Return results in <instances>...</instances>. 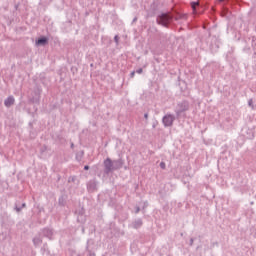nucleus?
<instances>
[{
  "label": "nucleus",
  "instance_id": "obj_30",
  "mask_svg": "<svg viewBox=\"0 0 256 256\" xmlns=\"http://www.w3.org/2000/svg\"><path fill=\"white\" fill-rule=\"evenodd\" d=\"M139 211H141V208L139 206H137L135 209V213L137 214V213H139Z\"/></svg>",
  "mask_w": 256,
  "mask_h": 256
},
{
  "label": "nucleus",
  "instance_id": "obj_35",
  "mask_svg": "<svg viewBox=\"0 0 256 256\" xmlns=\"http://www.w3.org/2000/svg\"><path fill=\"white\" fill-rule=\"evenodd\" d=\"M21 207H22V209H25V207H27V204L26 203H22Z\"/></svg>",
  "mask_w": 256,
  "mask_h": 256
},
{
  "label": "nucleus",
  "instance_id": "obj_2",
  "mask_svg": "<svg viewBox=\"0 0 256 256\" xmlns=\"http://www.w3.org/2000/svg\"><path fill=\"white\" fill-rule=\"evenodd\" d=\"M125 165V160L120 156L117 160H112L111 158H106L103 161L104 175H111L114 171H119L123 169Z\"/></svg>",
  "mask_w": 256,
  "mask_h": 256
},
{
  "label": "nucleus",
  "instance_id": "obj_27",
  "mask_svg": "<svg viewBox=\"0 0 256 256\" xmlns=\"http://www.w3.org/2000/svg\"><path fill=\"white\" fill-rule=\"evenodd\" d=\"M81 231H82V234L85 235V226L81 225Z\"/></svg>",
  "mask_w": 256,
  "mask_h": 256
},
{
  "label": "nucleus",
  "instance_id": "obj_33",
  "mask_svg": "<svg viewBox=\"0 0 256 256\" xmlns=\"http://www.w3.org/2000/svg\"><path fill=\"white\" fill-rule=\"evenodd\" d=\"M84 171H89V165L84 166Z\"/></svg>",
  "mask_w": 256,
  "mask_h": 256
},
{
  "label": "nucleus",
  "instance_id": "obj_32",
  "mask_svg": "<svg viewBox=\"0 0 256 256\" xmlns=\"http://www.w3.org/2000/svg\"><path fill=\"white\" fill-rule=\"evenodd\" d=\"M144 119H146V120L149 119V113L144 114Z\"/></svg>",
  "mask_w": 256,
  "mask_h": 256
},
{
  "label": "nucleus",
  "instance_id": "obj_26",
  "mask_svg": "<svg viewBox=\"0 0 256 256\" xmlns=\"http://www.w3.org/2000/svg\"><path fill=\"white\" fill-rule=\"evenodd\" d=\"M195 242V239L194 238H191L190 239V242H189V245H190V247H193V243Z\"/></svg>",
  "mask_w": 256,
  "mask_h": 256
},
{
  "label": "nucleus",
  "instance_id": "obj_34",
  "mask_svg": "<svg viewBox=\"0 0 256 256\" xmlns=\"http://www.w3.org/2000/svg\"><path fill=\"white\" fill-rule=\"evenodd\" d=\"M70 147H71V149H75V144L73 142H71Z\"/></svg>",
  "mask_w": 256,
  "mask_h": 256
},
{
  "label": "nucleus",
  "instance_id": "obj_21",
  "mask_svg": "<svg viewBox=\"0 0 256 256\" xmlns=\"http://www.w3.org/2000/svg\"><path fill=\"white\" fill-rule=\"evenodd\" d=\"M42 253H49V248L47 247V244H44L43 247L41 248Z\"/></svg>",
  "mask_w": 256,
  "mask_h": 256
},
{
  "label": "nucleus",
  "instance_id": "obj_23",
  "mask_svg": "<svg viewBox=\"0 0 256 256\" xmlns=\"http://www.w3.org/2000/svg\"><path fill=\"white\" fill-rule=\"evenodd\" d=\"M114 41H115L116 45H119V35L114 36Z\"/></svg>",
  "mask_w": 256,
  "mask_h": 256
},
{
  "label": "nucleus",
  "instance_id": "obj_28",
  "mask_svg": "<svg viewBox=\"0 0 256 256\" xmlns=\"http://www.w3.org/2000/svg\"><path fill=\"white\" fill-rule=\"evenodd\" d=\"M135 73H136L135 71H132V72L130 73V78H131V79H133V77H135Z\"/></svg>",
  "mask_w": 256,
  "mask_h": 256
},
{
  "label": "nucleus",
  "instance_id": "obj_20",
  "mask_svg": "<svg viewBox=\"0 0 256 256\" xmlns=\"http://www.w3.org/2000/svg\"><path fill=\"white\" fill-rule=\"evenodd\" d=\"M75 181H77V176H70L68 178V183H75Z\"/></svg>",
  "mask_w": 256,
  "mask_h": 256
},
{
  "label": "nucleus",
  "instance_id": "obj_22",
  "mask_svg": "<svg viewBox=\"0 0 256 256\" xmlns=\"http://www.w3.org/2000/svg\"><path fill=\"white\" fill-rule=\"evenodd\" d=\"M252 47H253V49H256V38H255V36L252 37Z\"/></svg>",
  "mask_w": 256,
  "mask_h": 256
},
{
  "label": "nucleus",
  "instance_id": "obj_36",
  "mask_svg": "<svg viewBox=\"0 0 256 256\" xmlns=\"http://www.w3.org/2000/svg\"><path fill=\"white\" fill-rule=\"evenodd\" d=\"M152 127H153V129H155V127H157V124L153 123Z\"/></svg>",
  "mask_w": 256,
  "mask_h": 256
},
{
  "label": "nucleus",
  "instance_id": "obj_8",
  "mask_svg": "<svg viewBox=\"0 0 256 256\" xmlns=\"http://www.w3.org/2000/svg\"><path fill=\"white\" fill-rule=\"evenodd\" d=\"M131 227L132 229H141V227H143V219L137 218L132 222Z\"/></svg>",
  "mask_w": 256,
  "mask_h": 256
},
{
  "label": "nucleus",
  "instance_id": "obj_16",
  "mask_svg": "<svg viewBox=\"0 0 256 256\" xmlns=\"http://www.w3.org/2000/svg\"><path fill=\"white\" fill-rule=\"evenodd\" d=\"M83 155H85V151H80L76 153L75 159L78 161V163H81V160L83 159Z\"/></svg>",
  "mask_w": 256,
  "mask_h": 256
},
{
  "label": "nucleus",
  "instance_id": "obj_25",
  "mask_svg": "<svg viewBox=\"0 0 256 256\" xmlns=\"http://www.w3.org/2000/svg\"><path fill=\"white\" fill-rule=\"evenodd\" d=\"M135 72L138 73V75H141V73H143V68H139Z\"/></svg>",
  "mask_w": 256,
  "mask_h": 256
},
{
  "label": "nucleus",
  "instance_id": "obj_17",
  "mask_svg": "<svg viewBox=\"0 0 256 256\" xmlns=\"http://www.w3.org/2000/svg\"><path fill=\"white\" fill-rule=\"evenodd\" d=\"M75 215H76V217L85 215V208L81 207V208L75 210Z\"/></svg>",
  "mask_w": 256,
  "mask_h": 256
},
{
  "label": "nucleus",
  "instance_id": "obj_3",
  "mask_svg": "<svg viewBox=\"0 0 256 256\" xmlns=\"http://www.w3.org/2000/svg\"><path fill=\"white\" fill-rule=\"evenodd\" d=\"M189 109H191V103H189L188 100L184 99V100L178 101L174 109V113L177 119H179V117L181 116L185 117V113H187Z\"/></svg>",
  "mask_w": 256,
  "mask_h": 256
},
{
  "label": "nucleus",
  "instance_id": "obj_4",
  "mask_svg": "<svg viewBox=\"0 0 256 256\" xmlns=\"http://www.w3.org/2000/svg\"><path fill=\"white\" fill-rule=\"evenodd\" d=\"M86 189L88 193H96L99 191V181L97 178H93L86 183Z\"/></svg>",
  "mask_w": 256,
  "mask_h": 256
},
{
  "label": "nucleus",
  "instance_id": "obj_1",
  "mask_svg": "<svg viewBox=\"0 0 256 256\" xmlns=\"http://www.w3.org/2000/svg\"><path fill=\"white\" fill-rule=\"evenodd\" d=\"M187 21V14H181L178 11L171 12H162L156 18L157 25H161L162 27H166L169 29L171 25H173L174 21Z\"/></svg>",
  "mask_w": 256,
  "mask_h": 256
},
{
  "label": "nucleus",
  "instance_id": "obj_39",
  "mask_svg": "<svg viewBox=\"0 0 256 256\" xmlns=\"http://www.w3.org/2000/svg\"><path fill=\"white\" fill-rule=\"evenodd\" d=\"M219 1V3H223V1H225V0H218Z\"/></svg>",
  "mask_w": 256,
  "mask_h": 256
},
{
  "label": "nucleus",
  "instance_id": "obj_13",
  "mask_svg": "<svg viewBox=\"0 0 256 256\" xmlns=\"http://www.w3.org/2000/svg\"><path fill=\"white\" fill-rule=\"evenodd\" d=\"M157 13V6L155 4L151 5V9L148 11V17H155Z\"/></svg>",
  "mask_w": 256,
  "mask_h": 256
},
{
  "label": "nucleus",
  "instance_id": "obj_14",
  "mask_svg": "<svg viewBox=\"0 0 256 256\" xmlns=\"http://www.w3.org/2000/svg\"><path fill=\"white\" fill-rule=\"evenodd\" d=\"M77 223L85 225V223H87V216L85 214H83L82 216H77Z\"/></svg>",
  "mask_w": 256,
  "mask_h": 256
},
{
  "label": "nucleus",
  "instance_id": "obj_31",
  "mask_svg": "<svg viewBox=\"0 0 256 256\" xmlns=\"http://www.w3.org/2000/svg\"><path fill=\"white\" fill-rule=\"evenodd\" d=\"M248 105H249V107H251V106L253 105V100L250 99V100L248 101Z\"/></svg>",
  "mask_w": 256,
  "mask_h": 256
},
{
  "label": "nucleus",
  "instance_id": "obj_29",
  "mask_svg": "<svg viewBox=\"0 0 256 256\" xmlns=\"http://www.w3.org/2000/svg\"><path fill=\"white\" fill-rule=\"evenodd\" d=\"M44 151H47V146H43V147L41 148V153H44Z\"/></svg>",
  "mask_w": 256,
  "mask_h": 256
},
{
  "label": "nucleus",
  "instance_id": "obj_7",
  "mask_svg": "<svg viewBox=\"0 0 256 256\" xmlns=\"http://www.w3.org/2000/svg\"><path fill=\"white\" fill-rule=\"evenodd\" d=\"M91 245H95V241L93 239H88L86 243V251L88 253V256H97L95 252L91 251L90 247Z\"/></svg>",
  "mask_w": 256,
  "mask_h": 256
},
{
  "label": "nucleus",
  "instance_id": "obj_38",
  "mask_svg": "<svg viewBox=\"0 0 256 256\" xmlns=\"http://www.w3.org/2000/svg\"><path fill=\"white\" fill-rule=\"evenodd\" d=\"M58 181H61V175H58Z\"/></svg>",
  "mask_w": 256,
  "mask_h": 256
},
{
  "label": "nucleus",
  "instance_id": "obj_24",
  "mask_svg": "<svg viewBox=\"0 0 256 256\" xmlns=\"http://www.w3.org/2000/svg\"><path fill=\"white\" fill-rule=\"evenodd\" d=\"M167 167V165L165 164V162H160V168H162L163 170H165Z\"/></svg>",
  "mask_w": 256,
  "mask_h": 256
},
{
  "label": "nucleus",
  "instance_id": "obj_10",
  "mask_svg": "<svg viewBox=\"0 0 256 256\" xmlns=\"http://www.w3.org/2000/svg\"><path fill=\"white\" fill-rule=\"evenodd\" d=\"M4 105L5 107L9 108L12 105H15V97L13 96H8L5 100H4Z\"/></svg>",
  "mask_w": 256,
  "mask_h": 256
},
{
  "label": "nucleus",
  "instance_id": "obj_19",
  "mask_svg": "<svg viewBox=\"0 0 256 256\" xmlns=\"http://www.w3.org/2000/svg\"><path fill=\"white\" fill-rule=\"evenodd\" d=\"M246 137L247 139H254L255 132H253V130H248V135Z\"/></svg>",
  "mask_w": 256,
  "mask_h": 256
},
{
  "label": "nucleus",
  "instance_id": "obj_9",
  "mask_svg": "<svg viewBox=\"0 0 256 256\" xmlns=\"http://www.w3.org/2000/svg\"><path fill=\"white\" fill-rule=\"evenodd\" d=\"M200 6H201V4L199 3V1L190 2V7H191L194 15H199V11L197 10V7H200Z\"/></svg>",
  "mask_w": 256,
  "mask_h": 256
},
{
  "label": "nucleus",
  "instance_id": "obj_15",
  "mask_svg": "<svg viewBox=\"0 0 256 256\" xmlns=\"http://www.w3.org/2000/svg\"><path fill=\"white\" fill-rule=\"evenodd\" d=\"M32 241H33V245L36 247H39V245L43 243V240L39 236L34 237Z\"/></svg>",
  "mask_w": 256,
  "mask_h": 256
},
{
  "label": "nucleus",
  "instance_id": "obj_5",
  "mask_svg": "<svg viewBox=\"0 0 256 256\" xmlns=\"http://www.w3.org/2000/svg\"><path fill=\"white\" fill-rule=\"evenodd\" d=\"M174 122H175V115L173 114H166L162 118V123L164 127H173Z\"/></svg>",
  "mask_w": 256,
  "mask_h": 256
},
{
  "label": "nucleus",
  "instance_id": "obj_37",
  "mask_svg": "<svg viewBox=\"0 0 256 256\" xmlns=\"http://www.w3.org/2000/svg\"><path fill=\"white\" fill-rule=\"evenodd\" d=\"M135 21H137V17H135V18L132 20V23H135Z\"/></svg>",
  "mask_w": 256,
  "mask_h": 256
},
{
  "label": "nucleus",
  "instance_id": "obj_6",
  "mask_svg": "<svg viewBox=\"0 0 256 256\" xmlns=\"http://www.w3.org/2000/svg\"><path fill=\"white\" fill-rule=\"evenodd\" d=\"M35 44L37 47H45V45H49V38L46 36H40L36 39Z\"/></svg>",
  "mask_w": 256,
  "mask_h": 256
},
{
  "label": "nucleus",
  "instance_id": "obj_11",
  "mask_svg": "<svg viewBox=\"0 0 256 256\" xmlns=\"http://www.w3.org/2000/svg\"><path fill=\"white\" fill-rule=\"evenodd\" d=\"M43 237H47V239H51L53 237V229L51 228H44L42 229Z\"/></svg>",
  "mask_w": 256,
  "mask_h": 256
},
{
  "label": "nucleus",
  "instance_id": "obj_12",
  "mask_svg": "<svg viewBox=\"0 0 256 256\" xmlns=\"http://www.w3.org/2000/svg\"><path fill=\"white\" fill-rule=\"evenodd\" d=\"M58 205L59 207H65V205H67V196L62 194L59 198H58Z\"/></svg>",
  "mask_w": 256,
  "mask_h": 256
},
{
  "label": "nucleus",
  "instance_id": "obj_18",
  "mask_svg": "<svg viewBox=\"0 0 256 256\" xmlns=\"http://www.w3.org/2000/svg\"><path fill=\"white\" fill-rule=\"evenodd\" d=\"M16 213H21V211H23V207L21 206V204L19 202L15 203V207H14Z\"/></svg>",
  "mask_w": 256,
  "mask_h": 256
}]
</instances>
